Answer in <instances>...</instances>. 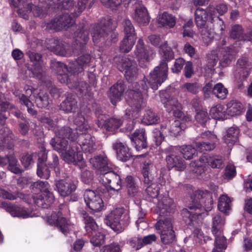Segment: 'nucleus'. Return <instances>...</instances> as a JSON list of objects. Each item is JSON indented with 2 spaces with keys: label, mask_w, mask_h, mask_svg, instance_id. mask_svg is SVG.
<instances>
[{
  "label": "nucleus",
  "mask_w": 252,
  "mask_h": 252,
  "mask_svg": "<svg viewBox=\"0 0 252 252\" xmlns=\"http://www.w3.org/2000/svg\"><path fill=\"white\" fill-rule=\"evenodd\" d=\"M74 123L76 126L75 130L73 131L68 127L63 128L56 133V137L51 139L50 144L55 150L62 154L63 158L65 161L75 164L80 162L81 165H84L83 155L79 151V147L75 143L72 142L68 148V142L65 138L73 141L77 138L79 134L85 133L89 126L84 116L80 114H77L75 116Z\"/></svg>",
  "instance_id": "obj_1"
},
{
  "label": "nucleus",
  "mask_w": 252,
  "mask_h": 252,
  "mask_svg": "<svg viewBox=\"0 0 252 252\" xmlns=\"http://www.w3.org/2000/svg\"><path fill=\"white\" fill-rule=\"evenodd\" d=\"M193 204L182 210V214L186 223L190 224L202 213L203 210L210 211L213 208V200L208 191L197 190L195 192Z\"/></svg>",
  "instance_id": "obj_2"
},
{
  "label": "nucleus",
  "mask_w": 252,
  "mask_h": 252,
  "mask_svg": "<svg viewBox=\"0 0 252 252\" xmlns=\"http://www.w3.org/2000/svg\"><path fill=\"white\" fill-rule=\"evenodd\" d=\"M140 85L142 86L141 89L137 88V86L139 85L135 84V90H130L127 92L128 97L126 98L127 102L131 108H127L126 110V115L128 116V118L133 117V113H131V109L132 112L139 111L141 108L145 106V101L144 98V95L146 94L148 86L144 81H141Z\"/></svg>",
  "instance_id": "obj_3"
},
{
  "label": "nucleus",
  "mask_w": 252,
  "mask_h": 252,
  "mask_svg": "<svg viewBox=\"0 0 252 252\" xmlns=\"http://www.w3.org/2000/svg\"><path fill=\"white\" fill-rule=\"evenodd\" d=\"M207 164L210 165L212 168H219L222 166L223 160L221 157L219 156L209 157L203 155L198 160L191 162L189 167L193 172L199 174L204 171L203 167Z\"/></svg>",
  "instance_id": "obj_4"
},
{
  "label": "nucleus",
  "mask_w": 252,
  "mask_h": 252,
  "mask_svg": "<svg viewBox=\"0 0 252 252\" xmlns=\"http://www.w3.org/2000/svg\"><path fill=\"white\" fill-rule=\"evenodd\" d=\"M228 51H224L223 49L220 51H213L209 53L207 56L208 66L210 67H214L217 63L219 60L222 66L227 65L233 58V55L236 51L231 48H229Z\"/></svg>",
  "instance_id": "obj_5"
},
{
  "label": "nucleus",
  "mask_w": 252,
  "mask_h": 252,
  "mask_svg": "<svg viewBox=\"0 0 252 252\" xmlns=\"http://www.w3.org/2000/svg\"><path fill=\"white\" fill-rule=\"evenodd\" d=\"M168 66L167 63L163 61L159 66L156 67L150 73L149 84L152 89L156 90L167 77Z\"/></svg>",
  "instance_id": "obj_6"
},
{
  "label": "nucleus",
  "mask_w": 252,
  "mask_h": 252,
  "mask_svg": "<svg viewBox=\"0 0 252 252\" xmlns=\"http://www.w3.org/2000/svg\"><path fill=\"white\" fill-rule=\"evenodd\" d=\"M149 40L153 45L159 46L160 54L164 59L166 61H170L174 58V51L173 50H175L177 47V44L176 42H174L172 45L170 46H168L166 41L160 44L161 40L160 37L156 35H150L149 37Z\"/></svg>",
  "instance_id": "obj_7"
},
{
  "label": "nucleus",
  "mask_w": 252,
  "mask_h": 252,
  "mask_svg": "<svg viewBox=\"0 0 252 252\" xmlns=\"http://www.w3.org/2000/svg\"><path fill=\"white\" fill-rule=\"evenodd\" d=\"M124 212V209L122 207L114 209L106 216L105 223L115 231H122L124 227L121 222V218Z\"/></svg>",
  "instance_id": "obj_8"
},
{
  "label": "nucleus",
  "mask_w": 252,
  "mask_h": 252,
  "mask_svg": "<svg viewBox=\"0 0 252 252\" xmlns=\"http://www.w3.org/2000/svg\"><path fill=\"white\" fill-rule=\"evenodd\" d=\"M78 142L81 152L86 155H89L94 153L97 149L98 145L95 139L91 135H83L80 133Z\"/></svg>",
  "instance_id": "obj_9"
},
{
  "label": "nucleus",
  "mask_w": 252,
  "mask_h": 252,
  "mask_svg": "<svg viewBox=\"0 0 252 252\" xmlns=\"http://www.w3.org/2000/svg\"><path fill=\"white\" fill-rule=\"evenodd\" d=\"M87 206L94 212H99L103 207V202L100 196L94 191L87 189L84 195Z\"/></svg>",
  "instance_id": "obj_10"
},
{
  "label": "nucleus",
  "mask_w": 252,
  "mask_h": 252,
  "mask_svg": "<svg viewBox=\"0 0 252 252\" xmlns=\"http://www.w3.org/2000/svg\"><path fill=\"white\" fill-rule=\"evenodd\" d=\"M160 96L162 103L168 112L173 111L174 115L179 118L184 115L181 111V106L176 98L169 96L165 93H160Z\"/></svg>",
  "instance_id": "obj_11"
},
{
  "label": "nucleus",
  "mask_w": 252,
  "mask_h": 252,
  "mask_svg": "<svg viewBox=\"0 0 252 252\" xmlns=\"http://www.w3.org/2000/svg\"><path fill=\"white\" fill-rule=\"evenodd\" d=\"M74 23V18H72L70 15L64 14L62 16L56 18L48 23L47 28L50 30L60 31L68 28Z\"/></svg>",
  "instance_id": "obj_12"
},
{
  "label": "nucleus",
  "mask_w": 252,
  "mask_h": 252,
  "mask_svg": "<svg viewBox=\"0 0 252 252\" xmlns=\"http://www.w3.org/2000/svg\"><path fill=\"white\" fill-rule=\"evenodd\" d=\"M2 207L11 215L14 217L22 218L23 219L29 217H37L35 213L30 212L25 208L11 204L7 202H3L1 204Z\"/></svg>",
  "instance_id": "obj_13"
},
{
  "label": "nucleus",
  "mask_w": 252,
  "mask_h": 252,
  "mask_svg": "<svg viewBox=\"0 0 252 252\" xmlns=\"http://www.w3.org/2000/svg\"><path fill=\"white\" fill-rule=\"evenodd\" d=\"M90 163L101 177L106 172L112 169V164L105 155L95 156L90 159Z\"/></svg>",
  "instance_id": "obj_14"
},
{
  "label": "nucleus",
  "mask_w": 252,
  "mask_h": 252,
  "mask_svg": "<svg viewBox=\"0 0 252 252\" xmlns=\"http://www.w3.org/2000/svg\"><path fill=\"white\" fill-rule=\"evenodd\" d=\"M117 67L120 71H125V77L128 81L132 80L137 74L136 63L128 58L122 59Z\"/></svg>",
  "instance_id": "obj_15"
},
{
  "label": "nucleus",
  "mask_w": 252,
  "mask_h": 252,
  "mask_svg": "<svg viewBox=\"0 0 252 252\" xmlns=\"http://www.w3.org/2000/svg\"><path fill=\"white\" fill-rule=\"evenodd\" d=\"M217 21V24L216 25L215 29L212 28V24H209L206 27L203 28L201 33L203 38L212 39L215 37V34L222 35L225 28L223 21L219 17H217L216 20Z\"/></svg>",
  "instance_id": "obj_16"
},
{
  "label": "nucleus",
  "mask_w": 252,
  "mask_h": 252,
  "mask_svg": "<svg viewBox=\"0 0 252 252\" xmlns=\"http://www.w3.org/2000/svg\"><path fill=\"white\" fill-rule=\"evenodd\" d=\"M47 221L52 225H56L64 234H66L72 227L67 220L62 216L60 212L54 213L47 219Z\"/></svg>",
  "instance_id": "obj_17"
},
{
  "label": "nucleus",
  "mask_w": 252,
  "mask_h": 252,
  "mask_svg": "<svg viewBox=\"0 0 252 252\" xmlns=\"http://www.w3.org/2000/svg\"><path fill=\"white\" fill-rule=\"evenodd\" d=\"M100 180L102 184L109 186L111 189L118 192L122 188L120 177L114 172H106L101 177Z\"/></svg>",
  "instance_id": "obj_18"
},
{
  "label": "nucleus",
  "mask_w": 252,
  "mask_h": 252,
  "mask_svg": "<svg viewBox=\"0 0 252 252\" xmlns=\"http://www.w3.org/2000/svg\"><path fill=\"white\" fill-rule=\"evenodd\" d=\"M56 187L60 195L64 197L70 195L76 189V184L70 179L57 181Z\"/></svg>",
  "instance_id": "obj_19"
},
{
  "label": "nucleus",
  "mask_w": 252,
  "mask_h": 252,
  "mask_svg": "<svg viewBox=\"0 0 252 252\" xmlns=\"http://www.w3.org/2000/svg\"><path fill=\"white\" fill-rule=\"evenodd\" d=\"M151 54V51H150L147 47L144 46L143 40L139 39L136 46L135 55L140 65L143 66L145 63L149 61Z\"/></svg>",
  "instance_id": "obj_20"
},
{
  "label": "nucleus",
  "mask_w": 252,
  "mask_h": 252,
  "mask_svg": "<svg viewBox=\"0 0 252 252\" xmlns=\"http://www.w3.org/2000/svg\"><path fill=\"white\" fill-rule=\"evenodd\" d=\"M113 149L116 151L117 158L122 161H126L132 156L127 146L120 142H116L113 144Z\"/></svg>",
  "instance_id": "obj_21"
},
{
  "label": "nucleus",
  "mask_w": 252,
  "mask_h": 252,
  "mask_svg": "<svg viewBox=\"0 0 252 252\" xmlns=\"http://www.w3.org/2000/svg\"><path fill=\"white\" fill-rule=\"evenodd\" d=\"M33 93L32 89H28L26 90L25 94H20L18 95L21 104L25 105L27 107L28 112L32 115L36 113L35 111L32 108L33 106L32 100L34 97V95H32Z\"/></svg>",
  "instance_id": "obj_22"
},
{
  "label": "nucleus",
  "mask_w": 252,
  "mask_h": 252,
  "mask_svg": "<svg viewBox=\"0 0 252 252\" xmlns=\"http://www.w3.org/2000/svg\"><path fill=\"white\" fill-rule=\"evenodd\" d=\"M157 22L159 27L172 28L176 24V20L172 15L164 12L158 15Z\"/></svg>",
  "instance_id": "obj_23"
},
{
  "label": "nucleus",
  "mask_w": 252,
  "mask_h": 252,
  "mask_svg": "<svg viewBox=\"0 0 252 252\" xmlns=\"http://www.w3.org/2000/svg\"><path fill=\"white\" fill-rule=\"evenodd\" d=\"M90 60L91 57L88 54L80 57L74 63L70 64L69 71L73 74L82 72L84 67L90 62Z\"/></svg>",
  "instance_id": "obj_24"
},
{
  "label": "nucleus",
  "mask_w": 252,
  "mask_h": 252,
  "mask_svg": "<svg viewBox=\"0 0 252 252\" xmlns=\"http://www.w3.org/2000/svg\"><path fill=\"white\" fill-rule=\"evenodd\" d=\"M178 119L174 121L170 127V132L175 136L177 135L180 132L186 128L185 122H188L191 120L190 117L185 116L184 114L181 118H178Z\"/></svg>",
  "instance_id": "obj_25"
},
{
  "label": "nucleus",
  "mask_w": 252,
  "mask_h": 252,
  "mask_svg": "<svg viewBox=\"0 0 252 252\" xmlns=\"http://www.w3.org/2000/svg\"><path fill=\"white\" fill-rule=\"evenodd\" d=\"M155 170V167L151 161H145L142 164L141 172L145 184L149 185L151 183L153 180L152 173Z\"/></svg>",
  "instance_id": "obj_26"
},
{
  "label": "nucleus",
  "mask_w": 252,
  "mask_h": 252,
  "mask_svg": "<svg viewBox=\"0 0 252 252\" xmlns=\"http://www.w3.org/2000/svg\"><path fill=\"white\" fill-rule=\"evenodd\" d=\"M8 163V169L11 172L18 174L22 172L19 168L17 159L14 156L5 157L4 158L0 156V165L3 166Z\"/></svg>",
  "instance_id": "obj_27"
},
{
  "label": "nucleus",
  "mask_w": 252,
  "mask_h": 252,
  "mask_svg": "<svg viewBox=\"0 0 252 252\" xmlns=\"http://www.w3.org/2000/svg\"><path fill=\"white\" fill-rule=\"evenodd\" d=\"M124 91V86L121 83H118L111 87L109 96L113 104L121 99Z\"/></svg>",
  "instance_id": "obj_28"
},
{
  "label": "nucleus",
  "mask_w": 252,
  "mask_h": 252,
  "mask_svg": "<svg viewBox=\"0 0 252 252\" xmlns=\"http://www.w3.org/2000/svg\"><path fill=\"white\" fill-rule=\"evenodd\" d=\"M131 139L134 141L137 150L141 148L143 149L146 147V138L144 129L141 128L136 130L132 134Z\"/></svg>",
  "instance_id": "obj_29"
},
{
  "label": "nucleus",
  "mask_w": 252,
  "mask_h": 252,
  "mask_svg": "<svg viewBox=\"0 0 252 252\" xmlns=\"http://www.w3.org/2000/svg\"><path fill=\"white\" fill-rule=\"evenodd\" d=\"M166 159L169 168L175 167L178 171H183L185 169L186 165L184 160L175 155L168 156Z\"/></svg>",
  "instance_id": "obj_30"
},
{
  "label": "nucleus",
  "mask_w": 252,
  "mask_h": 252,
  "mask_svg": "<svg viewBox=\"0 0 252 252\" xmlns=\"http://www.w3.org/2000/svg\"><path fill=\"white\" fill-rule=\"evenodd\" d=\"M239 133V129L236 127H231L227 131L226 134L223 136L224 142L228 146H231L238 139Z\"/></svg>",
  "instance_id": "obj_31"
},
{
  "label": "nucleus",
  "mask_w": 252,
  "mask_h": 252,
  "mask_svg": "<svg viewBox=\"0 0 252 252\" xmlns=\"http://www.w3.org/2000/svg\"><path fill=\"white\" fill-rule=\"evenodd\" d=\"M158 207L161 213L165 212H171L175 208V205L172 199L168 196H164L159 200Z\"/></svg>",
  "instance_id": "obj_32"
},
{
  "label": "nucleus",
  "mask_w": 252,
  "mask_h": 252,
  "mask_svg": "<svg viewBox=\"0 0 252 252\" xmlns=\"http://www.w3.org/2000/svg\"><path fill=\"white\" fill-rule=\"evenodd\" d=\"M12 134L8 128L4 127L0 130V146H7L8 148L12 147Z\"/></svg>",
  "instance_id": "obj_33"
},
{
  "label": "nucleus",
  "mask_w": 252,
  "mask_h": 252,
  "mask_svg": "<svg viewBox=\"0 0 252 252\" xmlns=\"http://www.w3.org/2000/svg\"><path fill=\"white\" fill-rule=\"evenodd\" d=\"M133 18L136 21L141 24H148L150 21L147 10L144 7L136 9Z\"/></svg>",
  "instance_id": "obj_34"
},
{
  "label": "nucleus",
  "mask_w": 252,
  "mask_h": 252,
  "mask_svg": "<svg viewBox=\"0 0 252 252\" xmlns=\"http://www.w3.org/2000/svg\"><path fill=\"white\" fill-rule=\"evenodd\" d=\"M242 109L241 103L236 100H231L227 104V108L225 109L226 114L230 116L239 115L241 113Z\"/></svg>",
  "instance_id": "obj_35"
},
{
  "label": "nucleus",
  "mask_w": 252,
  "mask_h": 252,
  "mask_svg": "<svg viewBox=\"0 0 252 252\" xmlns=\"http://www.w3.org/2000/svg\"><path fill=\"white\" fill-rule=\"evenodd\" d=\"M225 223L224 218L219 214H217L213 218L212 232L213 235L222 232V228Z\"/></svg>",
  "instance_id": "obj_36"
},
{
  "label": "nucleus",
  "mask_w": 252,
  "mask_h": 252,
  "mask_svg": "<svg viewBox=\"0 0 252 252\" xmlns=\"http://www.w3.org/2000/svg\"><path fill=\"white\" fill-rule=\"evenodd\" d=\"M40 199H38L36 201V203L37 206L42 207H46L49 206L54 200V196L52 192H50L49 190L42 193Z\"/></svg>",
  "instance_id": "obj_37"
},
{
  "label": "nucleus",
  "mask_w": 252,
  "mask_h": 252,
  "mask_svg": "<svg viewBox=\"0 0 252 252\" xmlns=\"http://www.w3.org/2000/svg\"><path fill=\"white\" fill-rule=\"evenodd\" d=\"M121 125L122 122L120 120L115 118H111L105 120L102 125L101 122H100V123L98 124V126L101 127H104V128L108 131L114 132Z\"/></svg>",
  "instance_id": "obj_38"
},
{
  "label": "nucleus",
  "mask_w": 252,
  "mask_h": 252,
  "mask_svg": "<svg viewBox=\"0 0 252 252\" xmlns=\"http://www.w3.org/2000/svg\"><path fill=\"white\" fill-rule=\"evenodd\" d=\"M208 19V13L202 8H197L195 12V21L198 27L202 28Z\"/></svg>",
  "instance_id": "obj_39"
},
{
  "label": "nucleus",
  "mask_w": 252,
  "mask_h": 252,
  "mask_svg": "<svg viewBox=\"0 0 252 252\" xmlns=\"http://www.w3.org/2000/svg\"><path fill=\"white\" fill-rule=\"evenodd\" d=\"M242 27L239 25L232 27L230 36L233 39H238L240 40L251 41L252 40V36L248 35H243Z\"/></svg>",
  "instance_id": "obj_40"
},
{
  "label": "nucleus",
  "mask_w": 252,
  "mask_h": 252,
  "mask_svg": "<svg viewBox=\"0 0 252 252\" xmlns=\"http://www.w3.org/2000/svg\"><path fill=\"white\" fill-rule=\"evenodd\" d=\"M210 114L212 117L215 119H224L226 114L225 108L222 105H216L211 108Z\"/></svg>",
  "instance_id": "obj_41"
},
{
  "label": "nucleus",
  "mask_w": 252,
  "mask_h": 252,
  "mask_svg": "<svg viewBox=\"0 0 252 252\" xmlns=\"http://www.w3.org/2000/svg\"><path fill=\"white\" fill-rule=\"evenodd\" d=\"M85 229L88 232H95L98 229V226L94 220L87 214H84L83 216Z\"/></svg>",
  "instance_id": "obj_42"
},
{
  "label": "nucleus",
  "mask_w": 252,
  "mask_h": 252,
  "mask_svg": "<svg viewBox=\"0 0 252 252\" xmlns=\"http://www.w3.org/2000/svg\"><path fill=\"white\" fill-rule=\"evenodd\" d=\"M136 40V37L134 36H125L122 41L120 50L122 52H128L132 49Z\"/></svg>",
  "instance_id": "obj_43"
},
{
  "label": "nucleus",
  "mask_w": 252,
  "mask_h": 252,
  "mask_svg": "<svg viewBox=\"0 0 252 252\" xmlns=\"http://www.w3.org/2000/svg\"><path fill=\"white\" fill-rule=\"evenodd\" d=\"M231 200L226 195H222L220 197L218 202V208L221 212L226 213L231 207Z\"/></svg>",
  "instance_id": "obj_44"
},
{
  "label": "nucleus",
  "mask_w": 252,
  "mask_h": 252,
  "mask_svg": "<svg viewBox=\"0 0 252 252\" xmlns=\"http://www.w3.org/2000/svg\"><path fill=\"white\" fill-rule=\"evenodd\" d=\"M156 228L158 231V233L165 232L169 230H173L171 220L169 219L164 220H160L156 224Z\"/></svg>",
  "instance_id": "obj_45"
},
{
  "label": "nucleus",
  "mask_w": 252,
  "mask_h": 252,
  "mask_svg": "<svg viewBox=\"0 0 252 252\" xmlns=\"http://www.w3.org/2000/svg\"><path fill=\"white\" fill-rule=\"evenodd\" d=\"M180 151L186 159H190L196 156V150L191 145L182 146Z\"/></svg>",
  "instance_id": "obj_46"
},
{
  "label": "nucleus",
  "mask_w": 252,
  "mask_h": 252,
  "mask_svg": "<svg viewBox=\"0 0 252 252\" xmlns=\"http://www.w3.org/2000/svg\"><path fill=\"white\" fill-rule=\"evenodd\" d=\"M76 108V101L74 99L67 98L61 104V109L68 113L73 112Z\"/></svg>",
  "instance_id": "obj_47"
},
{
  "label": "nucleus",
  "mask_w": 252,
  "mask_h": 252,
  "mask_svg": "<svg viewBox=\"0 0 252 252\" xmlns=\"http://www.w3.org/2000/svg\"><path fill=\"white\" fill-rule=\"evenodd\" d=\"M158 121V118L157 116L151 110L146 111L142 120L143 123L147 125L156 124Z\"/></svg>",
  "instance_id": "obj_48"
},
{
  "label": "nucleus",
  "mask_w": 252,
  "mask_h": 252,
  "mask_svg": "<svg viewBox=\"0 0 252 252\" xmlns=\"http://www.w3.org/2000/svg\"><path fill=\"white\" fill-rule=\"evenodd\" d=\"M228 94V91L223 85L220 83H218L214 86V94L217 97L224 99Z\"/></svg>",
  "instance_id": "obj_49"
},
{
  "label": "nucleus",
  "mask_w": 252,
  "mask_h": 252,
  "mask_svg": "<svg viewBox=\"0 0 252 252\" xmlns=\"http://www.w3.org/2000/svg\"><path fill=\"white\" fill-rule=\"evenodd\" d=\"M159 233L160 234L161 241L164 244H170L175 240V235L173 230H169Z\"/></svg>",
  "instance_id": "obj_50"
},
{
  "label": "nucleus",
  "mask_w": 252,
  "mask_h": 252,
  "mask_svg": "<svg viewBox=\"0 0 252 252\" xmlns=\"http://www.w3.org/2000/svg\"><path fill=\"white\" fill-rule=\"evenodd\" d=\"M35 101L38 107H45L49 104L50 100L46 93L40 92Z\"/></svg>",
  "instance_id": "obj_51"
},
{
  "label": "nucleus",
  "mask_w": 252,
  "mask_h": 252,
  "mask_svg": "<svg viewBox=\"0 0 252 252\" xmlns=\"http://www.w3.org/2000/svg\"><path fill=\"white\" fill-rule=\"evenodd\" d=\"M91 242L93 245L99 246L103 244L105 239V234L100 230L94 232Z\"/></svg>",
  "instance_id": "obj_52"
},
{
  "label": "nucleus",
  "mask_w": 252,
  "mask_h": 252,
  "mask_svg": "<svg viewBox=\"0 0 252 252\" xmlns=\"http://www.w3.org/2000/svg\"><path fill=\"white\" fill-rule=\"evenodd\" d=\"M124 31L125 36H135V30L131 21L128 19H126L123 23Z\"/></svg>",
  "instance_id": "obj_53"
},
{
  "label": "nucleus",
  "mask_w": 252,
  "mask_h": 252,
  "mask_svg": "<svg viewBox=\"0 0 252 252\" xmlns=\"http://www.w3.org/2000/svg\"><path fill=\"white\" fill-rule=\"evenodd\" d=\"M29 57L30 58L31 61L32 62H35L37 64V71L36 68L35 67L33 73L38 74V73H40V70H41L40 61L41 59V56L40 54L32 52L29 53Z\"/></svg>",
  "instance_id": "obj_54"
},
{
  "label": "nucleus",
  "mask_w": 252,
  "mask_h": 252,
  "mask_svg": "<svg viewBox=\"0 0 252 252\" xmlns=\"http://www.w3.org/2000/svg\"><path fill=\"white\" fill-rule=\"evenodd\" d=\"M200 86L197 83H187L181 86V89L184 92L192 94H196Z\"/></svg>",
  "instance_id": "obj_55"
},
{
  "label": "nucleus",
  "mask_w": 252,
  "mask_h": 252,
  "mask_svg": "<svg viewBox=\"0 0 252 252\" xmlns=\"http://www.w3.org/2000/svg\"><path fill=\"white\" fill-rule=\"evenodd\" d=\"M51 67L58 74L60 73H65L69 71L67 67L63 63L56 61H51Z\"/></svg>",
  "instance_id": "obj_56"
},
{
  "label": "nucleus",
  "mask_w": 252,
  "mask_h": 252,
  "mask_svg": "<svg viewBox=\"0 0 252 252\" xmlns=\"http://www.w3.org/2000/svg\"><path fill=\"white\" fill-rule=\"evenodd\" d=\"M195 119L201 125L205 126L209 120V118L206 111L201 110L197 112L195 115Z\"/></svg>",
  "instance_id": "obj_57"
},
{
  "label": "nucleus",
  "mask_w": 252,
  "mask_h": 252,
  "mask_svg": "<svg viewBox=\"0 0 252 252\" xmlns=\"http://www.w3.org/2000/svg\"><path fill=\"white\" fill-rule=\"evenodd\" d=\"M215 237V246L219 249H225L226 248L225 238L222 235V232L214 235Z\"/></svg>",
  "instance_id": "obj_58"
},
{
  "label": "nucleus",
  "mask_w": 252,
  "mask_h": 252,
  "mask_svg": "<svg viewBox=\"0 0 252 252\" xmlns=\"http://www.w3.org/2000/svg\"><path fill=\"white\" fill-rule=\"evenodd\" d=\"M247 64V62L245 59H241L238 61V66L242 69L239 72H241L240 78L242 79L246 78L249 75Z\"/></svg>",
  "instance_id": "obj_59"
},
{
  "label": "nucleus",
  "mask_w": 252,
  "mask_h": 252,
  "mask_svg": "<svg viewBox=\"0 0 252 252\" xmlns=\"http://www.w3.org/2000/svg\"><path fill=\"white\" fill-rule=\"evenodd\" d=\"M32 189L39 190L42 191V193H45V192L48 190L49 184L47 182L43 181H37L34 182L32 185Z\"/></svg>",
  "instance_id": "obj_60"
},
{
  "label": "nucleus",
  "mask_w": 252,
  "mask_h": 252,
  "mask_svg": "<svg viewBox=\"0 0 252 252\" xmlns=\"http://www.w3.org/2000/svg\"><path fill=\"white\" fill-rule=\"evenodd\" d=\"M40 165H43V164L41 163L38 164V168L37 170V175L41 178L48 179L50 176V170L47 167H42Z\"/></svg>",
  "instance_id": "obj_61"
},
{
  "label": "nucleus",
  "mask_w": 252,
  "mask_h": 252,
  "mask_svg": "<svg viewBox=\"0 0 252 252\" xmlns=\"http://www.w3.org/2000/svg\"><path fill=\"white\" fill-rule=\"evenodd\" d=\"M146 192L150 196L155 198L158 194V189L156 184H152L147 187Z\"/></svg>",
  "instance_id": "obj_62"
},
{
  "label": "nucleus",
  "mask_w": 252,
  "mask_h": 252,
  "mask_svg": "<svg viewBox=\"0 0 252 252\" xmlns=\"http://www.w3.org/2000/svg\"><path fill=\"white\" fill-rule=\"evenodd\" d=\"M76 41L81 45L85 44L88 40V32L83 31L78 33L76 35Z\"/></svg>",
  "instance_id": "obj_63"
},
{
  "label": "nucleus",
  "mask_w": 252,
  "mask_h": 252,
  "mask_svg": "<svg viewBox=\"0 0 252 252\" xmlns=\"http://www.w3.org/2000/svg\"><path fill=\"white\" fill-rule=\"evenodd\" d=\"M104 252H121L118 244L113 243L104 247Z\"/></svg>",
  "instance_id": "obj_64"
}]
</instances>
